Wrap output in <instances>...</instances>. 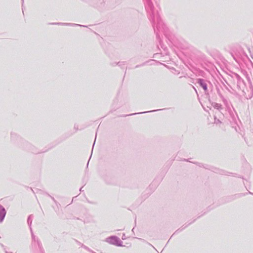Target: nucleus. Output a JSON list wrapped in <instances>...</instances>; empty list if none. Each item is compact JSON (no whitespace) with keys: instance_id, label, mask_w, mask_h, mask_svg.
I'll return each mask as SVG.
<instances>
[{"instance_id":"nucleus-1","label":"nucleus","mask_w":253,"mask_h":253,"mask_svg":"<svg viewBox=\"0 0 253 253\" xmlns=\"http://www.w3.org/2000/svg\"><path fill=\"white\" fill-rule=\"evenodd\" d=\"M145 0V8L149 19L153 23L154 31L156 33L157 37L159 38L160 34H165L166 32L167 27L160 18L159 14V7H154L150 0Z\"/></svg>"},{"instance_id":"nucleus-2","label":"nucleus","mask_w":253,"mask_h":253,"mask_svg":"<svg viewBox=\"0 0 253 253\" xmlns=\"http://www.w3.org/2000/svg\"><path fill=\"white\" fill-rule=\"evenodd\" d=\"M31 249L34 253H44L42 243L38 237L32 232Z\"/></svg>"},{"instance_id":"nucleus-3","label":"nucleus","mask_w":253,"mask_h":253,"mask_svg":"<svg viewBox=\"0 0 253 253\" xmlns=\"http://www.w3.org/2000/svg\"><path fill=\"white\" fill-rule=\"evenodd\" d=\"M106 242L114 245L117 246H122V241L120 239L119 237L116 236H112L108 237L105 240Z\"/></svg>"},{"instance_id":"nucleus-4","label":"nucleus","mask_w":253,"mask_h":253,"mask_svg":"<svg viewBox=\"0 0 253 253\" xmlns=\"http://www.w3.org/2000/svg\"><path fill=\"white\" fill-rule=\"evenodd\" d=\"M207 81L203 79H197V83L199 84V85L202 87L205 92H207L208 91L207 88Z\"/></svg>"},{"instance_id":"nucleus-5","label":"nucleus","mask_w":253,"mask_h":253,"mask_svg":"<svg viewBox=\"0 0 253 253\" xmlns=\"http://www.w3.org/2000/svg\"><path fill=\"white\" fill-rule=\"evenodd\" d=\"M6 213L5 208L1 205H0V223H1L5 216Z\"/></svg>"},{"instance_id":"nucleus-6","label":"nucleus","mask_w":253,"mask_h":253,"mask_svg":"<svg viewBox=\"0 0 253 253\" xmlns=\"http://www.w3.org/2000/svg\"><path fill=\"white\" fill-rule=\"evenodd\" d=\"M52 24L59 25H73V26H79L81 27H85V26H84V25H82L71 24V23H52Z\"/></svg>"},{"instance_id":"nucleus-7","label":"nucleus","mask_w":253,"mask_h":253,"mask_svg":"<svg viewBox=\"0 0 253 253\" xmlns=\"http://www.w3.org/2000/svg\"><path fill=\"white\" fill-rule=\"evenodd\" d=\"M32 217H33L32 215H30L27 219V223H28V225L30 227L31 233H32V232H33L32 228H31V224H32Z\"/></svg>"},{"instance_id":"nucleus-8","label":"nucleus","mask_w":253,"mask_h":253,"mask_svg":"<svg viewBox=\"0 0 253 253\" xmlns=\"http://www.w3.org/2000/svg\"><path fill=\"white\" fill-rule=\"evenodd\" d=\"M212 106H213V107H214V108H215L217 110H220L222 108L221 105L220 104L217 103L215 102L212 103Z\"/></svg>"},{"instance_id":"nucleus-9","label":"nucleus","mask_w":253,"mask_h":253,"mask_svg":"<svg viewBox=\"0 0 253 253\" xmlns=\"http://www.w3.org/2000/svg\"><path fill=\"white\" fill-rule=\"evenodd\" d=\"M218 93L219 96L221 98V99H222V101L223 102V103L225 105H226L227 103V101L226 99L222 95V94L220 93V92L219 91H218Z\"/></svg>"},{"instance_id":"nucleus-10","label":"nucleus","mask_w":253,"mask_h":253,"mask_svg":"<svg viewBox=\"0 0 253 253\" xmlns=\"http://www.w3.org/2000/svg\"><path fill=\"white\" fill-rule=\"evenodd\" d=\"M159 110H161L160 109H158V110H152V111H145V112H141V113H133V114H130V115H135V114H137L147 113H149V112H155V111H159Z\"/></svg>"},{"instance_id":"nucleus-11","label":"nucleus","mask_w":253,"mask_h":253,"mask_svg":"<svg viewBox=\"0 0 253 253\" xmlns=\"http://www.w3.org/2000/svg\"><path fill=\"white\" fill-rule=\"evenodd\" d=\"M214 123L215 124H219V123H221V122L219 119L215 118H214Z\"/></svg>"},{"instance_id":"nucleus-12","label":"nucleus","mask_w":253,"mask_h":253,"mask_svg":"<svg viewBox=\"0 0 253 253\" xmlns=\"http://www.w3.org/2000/svg\"><path fill=\"white\" fill-rule=\"evenodd\" d=\"M82 247L85 249V250H86L87 251L90 252V251L91 250L89 248H88L87 247L84 245H82Z\"/></svg>"},{"instance_id":"nucleus-13","label":"nucleus","mask_w":253,"mask_h":253,"mask_svg":"<svg viewBox=\"0 0 253 253\" xmlns=\"http://www.w3.org/2000/svg\"><path fill=\"white\" fill-rule=\"evenodd\" d=\"M117 65H118L119 66H122V65H125V62H118L117 63Z\"/></svg>"},{"instance_id":"nucleus-14","label":"nucleus","mask_w":253,"mask_h":253,"mask_svg":"<svg viewBox=\"0 0 253 253\" xmlns=\"http://www.w3.org/2000/svg\"><path fill=\"white\" fill-rule=\"evenodd\" d=\"M122 238L123 240H125L126 239L125 234H123Z\"/></svg>"},{"instance_id":"nucleus-15","label":"nucleus","mask_w":253,"mask_h":253,"mask_svg":"<svg viewBox=\"0 0 253 253\" xmlns=\"http://www.w3.org/2000/svg\"><path fill=\"white\" fill-rule=\"evenodd\" d=\"M48 196L52 199V200L54 202H56V201L55 200V199L54 198V197L51 196L50 195H48Z\"/></svg>"},{"instance_id":"nucleus-16","label":"nucleus","mask_w":253,"mask_h":253,"mask_svg":"<svg viewBox=\"0 0 253 253\" xmlns=\"http://www.w3.org/2000/svg\"><path fill=\"white\" fill-rule=\"evenodd\" d=\"M5 253H12V252H8V251H6V250H5Z\"/></svg>"},{"instance_id":"nucleus-17","label":"nucleus","mask_w":253,"mask_h":253,"mask_svg":"<svg viewBox=\"0 0 253 253\" xmlns=\"http://www.w3.org/2000/svg\"><path fill=\"white\" fill-rule=\"evenodd\" d=\"M89 252H90L91 253H96L95 252H94V251H92L91 250Z\"/></svg>"},{"instance_id":"nucleus-18","label":"nucleus","mask_w":253,"mask_h":253,"mask_svg":"<svg viewBox=\"0 0 253 253\" xmlns=\"http://www.w3.org/2000/svg\"><path fill=\"white\" fill-rule=\"evenodd\" d=\"M252 97V94L251 96H249V97H247V99L251 98Z\"/></svg>"},{"instance_id":"nucleus-19","label":"nucleus","mask_w":253,"mask_h":253,"mask_svg":"<svg viewBox=\"0 0 253 253\" xmlns=\"http://www.w3.org/2000/svg\"><path fill=\"white\" fill-rule=\"evenodd\" d=\"M83 187H81V188H80V191H83Z\"/></svg>"},{"instance_id":"nucleus-20","label":"nucleus","mask_w":253,"mask_h":253,"mask_svg":"<svg viewBox=\"0 0 253 253\" xmlns=\"http://www.w3.org/2000/svg\"><path fill=\"white\" fill-rule=\"evenodd\" d=\"M193 88H194V90H195V91H196V88L194 87H193Z\"/></svg>"}]
</instances>
